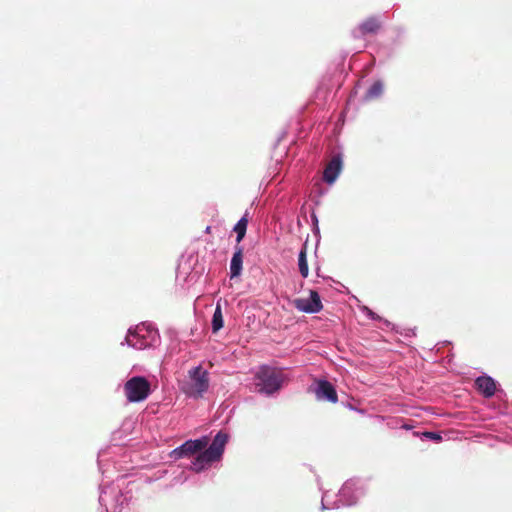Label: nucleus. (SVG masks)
<instances>
[{"label":"nucleus","instance_id":"39448f33","mask_svg":"<svg viewBox=\"0 0 512 512\" xmlns=\"http://www.w3.org/2000/svg\"><path fill=\"white\" fill-rule=\"evenodd\" d=\"M292 303L297 310L311 314L318 313L323 308L320 296L315 290H310L309 298H296Z\"/></svg>","mask_w":512,"mask_h":512},{"label":"nucleus","instance_id":"9d476101","mask_svg":"<svg viewBox=\"0 0 512 512\" xmlns=\"http://www.w3.org/2000/svg\"><path fill=\"white\" fill-rule=\"evenodd\" d=\"M243 264V248L241 246L235 247V252L230 262V277H238L242 272Z\"/></svg>","mask_w":512,"mask_h":512},{"label":"nucleus","instance_id":"4468645a","mask_svg":"<svg viewBox=\"0 0 512 512\" xmlns=\"http://www.w3.org/2000/svg\"><path fill=\"white\" fill-rule=\"evenodd\" d=\"M383 93V84L381 81L374 82L364 95V100L370 101L379 98Z\"/></svg>","mask_w":512,"mask_h":512},{"label":"nucleus","instance_id":"f257e3e1","mask_svg":"<svg viewBox=\"0 0 512 512\" xmlns=\"http://www.w3.org/2000/svg\"><path fill=\"white\" fill-rule=\"evenodd\" d=\"M255 378L257 380L256 387L259 392L268 395L280 390L285 379L281 369L266 365L258 369Z\"/></svg>","mask_w":512,"mask_h":512},{"label":"nucleus","instance_id":"423d86ee","mask_svg":"<svg viewBox=\"0 0 512 512\" xmlns=\"http://www.w3.org/2000/svg\"><path fill=\"white\" fill-rule=\"evenodd\" d=\"M207 444L208 439L206 437H203L202 439L189 440L178 449L174 450V453L179 456H191L195 453L203 452L202 450L207 446Z\"/></svg>","mask_w":512,"mask_h":512},{"label":"nucleus","instance_id":"1a4fd4ad","mask_svg":"<svg viewBox=\"0 0 512 512\" xmlns=\"http://www.w3.org/2000/svg\"><path fill=\"white\" fill-rule=\"evenodd\" d=\"M477 390L486 398H490L495 394L496 383L489 376H480L475 380Z\"/></svg>","mask_w":512,"mask_h":512},{"label":"nucleus","instance_id":"ddd939ff","mask_svg":"<svg viewBox=\"0 0 512 512\" xmlns=\"http://www.w3.org/2000/svg\"><path fill=\"white\" fill-rule=\"evenodd\" d=\"M298 268L301 276L307 278L309 275V267L307 262V242L302 246L298 256Z\"/></svg>","mask_w":512,"mask_h":512},{"label":"nucleus","instance_id":"0eeeda50","mask_svg":"<svg viewBox=\"0 0 512 512\" xmlns=\"http://www.w3.org/2000/svg\"><path fill=\"white\" fill-rule=\"evenodd\" d=\"M315 394L319 400H326L331 403H336L338 401V395L334 386L327 380H320L317 382Z\"/></svg>","mask_w":512,"mask_h":512},{"label":"nucleus","instance_id":"20e7f679","mask_svg":"<svg viewBox=\"0 0 512 512\" xmlns=\"http://www.w3.org/2000/svg\"><path fill=\"white\" fill-rule=\"evenodd\" d=\"M189 382L186 384L184 391L187 395L199 398L209 387L208 372L201 366L194 367L189 370Z\"/></svg>","mask_w":512,"mask_h":512},{"label":"nucleus","instance_id":"f03ea898","mask_svg":"<svg viewBox=\"0 0 512 512\" xmlns=\"http://www.w3.org/2000/svg\"><path fill=\"white\" fill-rule=\"evenodd\" d=\"M228 441V435L222 431L218 432L211 445L199 453L192 463V468L196 472L203 470L207 465L220 459L224 452V447Z\"/></svg>","mask_w":512,"mask_h":512},{"label":"nucleus","instance_id":"a211bd4d","mask_svg":"<svg viewBox=\"0 0 512 512\" xmlns=\"http://www.w3.org/2000/svg\"><path fill=\"white\" fill-rule=\"evenodd\" d=\"M206 232H207V233H210V232H211V227H210V226H208V227L206 228Z\"/></svg>","mask_w":512,"mask_h":512},{"label":"nucleus","instance_id":"dca6fc26","mask_svg":"<svg viewBox=\"0 0 512 512\" xmlns=\"http://www.w3.org/2000/svg\"><path fill=\"white\" fill-rule=\"evenodd\" d=\"M223 324L224 321L221 306L217 304L212 318V331L214 333L218 332L223 327Z\"/></svg>","mask_w":512,"mask_h":512},{"label":"nucleus","instance_id":"f3484780","mask_svg":"<svg viewBox=\"0 0 512 512\" xmlns=\"http://www.w3.org/2000/svg\"><path fill=\"white\" fill-rule=\"evenodd\" d=\"M424 436L437 442L442 439L441 435L435 432H425Z\"/></svg>","mask_w":512,"mask_h":512},{"label":"nucleus","instance_id":"7ed1b4c3","mask_svg":"<svg viewBox=\"0 0 512 512\" xmlns=\"http://www.w3.org/2000/svg\"><path fill=\"white\" fill-rule=\"evenodd\" d=\"M123 390L128 402H142L151 394V385L145 377L134 376L125 382Z\"/></svg>","mask_w":512,"mask_h":512},{"label":"nucleus","instance_id":"2eb2a0df","mask_svg":"<svg viewBox=\"0 0 512 512\" xmlns=\"http://www.w3.org/2000/svg\"><path fill=\"white\" fill-rule=\"evenodd\" d=\"M247 225H248V219L245 215L234 226V231L237 233V237H236L237 244H239L245 237Z\"/></svg>","mask_w":512,"mask_h":512},{"label":"nucleus","instance_id":"9b49d317","mask_svg":"<svg viewBox=\"0 0 512 512\" xmlns=\"http://www.w3.org/2000/svg\"><path fill=\"white\" fill-rule=\"evenodd\" d=\"M140 329L137 331H131L129 330L127 336H126V342L129 346L136 348V349H144L147 346L150 345L149 341L146 339L144 335H140Z\"/></svg>","mask_w":512,"mask_h":512},{"label":"nucleus","instance_id":"6e6552de","mask_svg":"<svg viewBox=\"0 0 512 512\" xmlns=\"http://www.w3.org/2000/svg\"><path fill=\"white\" fill-rule=\"evenodd\" d=\"M341 168V158L339 156H334L324 169L323 180L328 184L334 183L341 171Z\"/></svg>","mask_w":512,"mask_h":512},{"label":"nucleus","instance_id":"f8f14e48","mask_svg":"<svg viewBox=\"0 0 512 512\" xmlns=\"http://www.w3.org/2000/svg\"><path fill=\"white\" fill-rule=\"evenodd\" d=\"M381 28V22L376 17H369L365 21H363L359 27L358 31L362 36L367 34H376Z\"/></svg>","mask_w":512,"mask_h":512}]
</instances>
